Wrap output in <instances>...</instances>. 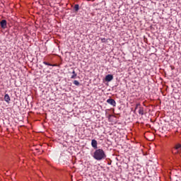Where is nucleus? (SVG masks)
<instances>
[{
    "label": "nucleus",
    "mask_w": 181,
    "mask_h": 181,
    "mask_svg": "<svg viewBox=\"0 0 181 181\" xmlns=\"http://www.w3.org/2000/svg\"><path fill=\"white\" fill-rule=\"evenodd\" d=\"M139 107H141V103H137L136 105V107L134 109V111H136V110H138V108H139Z\"/></svg>",
    "instance_id": "f8f14e48"
},
{
    "label": "nucleus",
    "mask_w": 181,
    "mask_h": 181,
    "mask_svg": "<svg viewBox=\"0 0 181 181\" xmlns=\"http://www.w3.org/2000/svg\"><path fill=\"white\" fill-rule=\"evenodd\" d=\"M74 84L75 85V86H80V82H78V81H74Z\"/></svg>",
    "instance_id": "ddd939ff"
},
{
    "label": "nucleus",
    "mask_w": 181,
    "mask_h": 181,
    "mask_svg": "<svg viewBox=\"0 0 181 181\" xmlns=\"http://www.w3.org/2000/svg\"><path fill=\"white\" fill-rule=\"evenodd\" d=\"M93 157L96 160H103V159H105V158H107V155H105L104 150L98 148L95 151Z\"/></svg>",
    "instance_id": "f257e3e1"
},
{
    "label": "nucleus",
    "mask_w": 181,
    "mask_h": 181,
    "mask_svg": "<svg viewBox=\"0 0 181 181\" xmlns=\"http://www.w3.org/2000/svg\"><path fill=\"white\" fill-rule=\"evenodd\" d=\"M43 64H45V66H52V67H56V66H57V64H52L46 62H43Z\"/></svg>",
    "instance_id": "6e6552de"
},
{
    "label": "nucleus",
    "mask_w": 181,
    "mask_h": 181,
    "mask_svg": "<svg viewBox=\"0 0 181 181\" xmlns=\"http://www.w3.org/2000/svg\"><path fill=\"white\" fill-rule=\"evenodd\" d=\"M74 9L75 12H78V9H80V6L78 4H75Z\"/></svg>",
    "instance_id": "1a4fd4ad"
},
{
    "label": "nucleus",
    "mask_w": 181,
    "mask_h": 181,
    "mask_svg": "<svg viewBox=\"0 0 181 181\" xmlns=\"http://www.w3.org/2000/svg\"><path fill=\"white\" fill-rule=\"evenodd\" d=\"M114 79V76L111 75V74H108L105 76V81L110 82V81H112V80Z\"/></svg>",
    "instance_id": "7ed1b4c3"
},
{
    "label": "nucleus",
    "mask_w": 181,
    "mask_h": 181,
    "mask_svg": "<svg viewBox=\"0 0 181 181\" xmlns=\"http://www.w3.org/2000/svg\"><path fill=\"white\" fill-rule=\"evenodd\" d=\"M73 75L71 76V78H76L77 77V74L76 73V71H73L72 72Z\"/></svg>",
    "instance_id": "9d476101"
},
{
    "label": "nucleus",
    "mask_w": 181,
    "mask_h": 181,
    "mask_svg": "<svg viewBox=\"0 0 181 181\" xmlns=\"http://www.w3.org/2000/svg\"><path fill=\"white\" fill-rule=\"evenodd\" d=\"M107 104L112 105V107H115V105H117V103L115 102V100L114 99H111V98L107 99Z\"/></svg>",
    "instance_id": "f03ea898"
},
{
    "label": "nucleus",
    "mask_w": 181,
    "mask_h": 181,
    "mask_svg": "<svg viewBox=\"0 0 181 181\" xmlns=\"http://www.w3.org/2000/svg\"><path fill=\"white\" fill-rule=\"evenodd\" d=\"M97 145H98L97 140L93 139V140L91 141V146L94 148V149H97V148H98V147L97 146Z\"/></svg>",
    "instance_id": "39448f33"
},
{
    "label": "nucleus",
    "mask_w": 181,
    "mask_h": 181,
    "mask_svg": "<svg viewBox=\"0 0 181 181\" xmlns=\"http://www.w3.org/2000/svg\"><path fill=\"white\" fill-rule=\"evenodd\" d=\"M177 153H179V151H177Z\"/></svg>",
    "instance_id": "2eb2a0df"
},
{
    "label": "nucleus",
    "mask_w": 181,
    "mask_h": 181,
    "mask_svg": "<svg viewBox=\"0 0 181 181\" xmlns=\"http://www.w3.org/2000/svg\"><path fill=\"white\" fill-rule=\"evenodd\" d=\"M175 148L177 150V151H179V149L181 148V144H177L175 147Z\"/></svg>",
    "instance_id": "9b49d317"
},
{
    "label": "nucleus",
    "mask_w": 181,
    "mask_h": 181,
    "mask_svg": "<svg viewBox=\"0 0 181 181\" xmlns=\"http://www.w3.org/2000/svg\"><path fill=\"white\" fill-rule=\"evenodd\" d=\"M102 43H107V39L105 38H101Z\"/></svg>",
    "instance_id": "4468645a"
},
{
    "label": "nucleus",
    "mask_w": 181,
    "mask_h": 181,
    "mask_svg": "<svg viewBox=\"0 0 181 181\" xmlns=\"http://www.w3.org/2000/svg\"><path fill=\"white\" fill-rule=\"evenodd\" d=\"M4 101H6L7 104H9L11 101V97H9V95L8 93L5 94L4 95Z\"/></svg>",
    "instance_id": "423d86ee"
},
{
    "label": "nucleus",
    "mask_w": 181,
    "mask_h": 181,
    "mask_svg": "<svg viewBox=\"0 0 181 181\" xmlns=\"http://www.w3.org/2000/svg\"><path fill=\"white\" fill-rule=\"evenodd\" d=\"M139 114L140 115H144V107H139Z\"/></svg>",
    "instance_id": "0eeeda50"
},
{
    "label": "nucleus",
    "mask_w": 181,
    "mask_h": 181,
    "mask_svg": "<svg viewBox=\"0 0 181 181\" xmlns=\"http://www.w3.org/2000/svg\"><path fill=\"white\" fill-rule=\"evenodd\" d=\"M6 25H7L6 20H2L0 22V25L2 28V29H6Z\"/></svg>",
    "instance_id": "20e7f679"
}]
</instances>
